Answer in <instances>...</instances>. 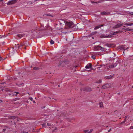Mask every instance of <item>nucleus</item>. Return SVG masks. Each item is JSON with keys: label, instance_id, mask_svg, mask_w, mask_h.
Returning a JSON list of instances; mask_svg holds the SVG:
<instances>
[{"label": "nucleus", "instance_id": "obj_1", "mask_svg": "<svg viewBox=\"0 0 133 133\" xmlns=\"http://www.w3.org/2000/svg\"><path fill=\"white\" fill-rule=\"evenodd\" d=\"M66 26L65 28L66 29L73 28L75 26L72 22H65Z\"/></svg>", "mask_w": 133, "mask_h": 133}, {"label": "nucleus", "instance_id": "obj_2", "mask_svg": "<svg viewBox=\"0 0 133 133\" xmlns=\"http://www.w3.org/2000/svg\"><path fill=\"white\" fill-rule=\"evenodd\" d=\"M42 29L41 28H37L35 30L33 29L31 30V32L32 34L34 36H36L38 34L40 33L39 31L42 30Z\"/></svg>", "mask_w": 133, "mask_h": 133}, {"label": "nucleus", "instance_id": "obj_3", "mask_svg": "<svg viewBox=\"0 0 133 133\" xmlns=\"http://www.w3.org/2000/svg\"><path fill=\"white\" fill-rule=\"evenodd\" d=\"M82 90L84 91H85L87 92H90L92 91L91 88L89 87H87L84 88H81L80 90L82 91Z\"/></svg>", "mask_w": 133, "mask_h": 133}, {"label": "nucleus", "instance_id": "obj_4", "mask_svg": "<svg viewBox=\"0 0 133 133\" xmlns=\"http://www.w3.org/2000/svg\"><path fill=\"white\" fill-rule=\"evenodd\" d=\"M126 46L125 45H122L120 46H119V48L121 50H124L123 53H124V51L126 50L127 49L129 48L128 47H125Z\"/></svg>", "mask_w": 133, "mask_h": 133}, {"label": "nucleus", "instance_id": "obj_5", "mask_svg": "<svg viewBox=\"0 0 133 133\" xmlns=\"http://www.w3.org/2000/svg\"><path fill=\"white\" fill-rule=\"evenodd\" d=\"M117 65V63H113L110 65L107 69H109V68H111L115 67Z\"/></svg>", "mask_w": 133, "mask_h": 133}, {"label": "nucleus", "instance_id": "obj_6", "mask_svg": "<svg viewBox=\"0 0 133 133\" xmlns=\"http://www.w3.org/2000/svg\"><path fill=\"white\" fill-rule=\"evenodd\" d=\"M25 36V35L24 34H19L15 36V38L16 39H19Z\"/></svg>", "mask_w": 133, "mask_h": 133}, {"label": "nucleus", "instance_id": "obj_7", "mask_svg": "<svg viewBox=\"0 0 133 133\" xmlns=\"http://www.w3.org/2000/svg\"><path fill=\"white\" fill-rule=\"evenodd\" d=\"M17 0H12L9 1L7 3L8 5L16 3Z\"/></svg>", "mask_w": 133, "mask_h": 133}, {"label": "nucleus", "instance_id": "obj_8", "mask_svg": "<svg viewBox=\"0 0 133 133\" xmlns=\"http://www.w3.org/2000/svg\"><path fill=\"white\" fill-rule=\"evenodd\" d=\"M123 25L122 24L118 23L113 28L114 29H116L119 28Z\"/></svg>", "mask_w": 133, "mask_h": 133}, {"label": "nucleus", "instance_id": "obj_9", "mask_svg": "<svg viewBox=\"0 0 133 133\" xmlns=\"http://www.w3.org/2000/svg\"><path fill=\"white\" fill-rule=\"evenodd\" d=\"M110 87V85L108 84H106L102 86V88L103 89H106Z\"/></svg>", "mask_w": 133, "mask_h": 133}, {"label": "nucleus", "instance_id": "obj_10", "mask_svg": "<svg viewBox=\"0 0 133 133\" xmlns=\"http://www.w3.org/2000/svg\"><path fill=\"white\" fill-rule=\"evenodd\" d=\"M92 65L91 63L88 64L85 68L86 69H91L92 68Z\"/></svg>", "mask_w": 133, "mask_h": 133}, {"label": "nucleus", "instance_id": "obj_11", "mask_svg": "<svg viewBox=\"0 0 133 133\" xmlns=\"http://www.w3.org/2000/svg\"><path fill=\"white\" fill-rule=\"evenodd\" d=\"M25 45L24 43H21L20 45H19L18 48V49H21L23 48V46Z\"/></svg>", "mask_w": 133, "mask_h": 133}, {"label": "nucleus", "instance_id": "obj_12", "mask_svg": "<svg viewBox=\"0 0 133 133\" xmlns=\"http://www.w3.org/2000/svg\"><path fill=\"white\" fill-rule=\"evenodd\" d=\"M103 25H100L97 26L95 27L94 30H97V29L100 28L101 27L103 26Z\"/></svg>", "mask_w": 133, "mask_h": 133}, {"label": "nucleus", "instance_id": "obj_13", "mask_svg": "<svg viewBox=\"0 0 133 133\" xmlns=\"http://www.w3.org/2000/svg\"><path fill=\"white\" fill-rule=\"evenodd\" d=\"M111 37V36H110L109 35H108L107 36L101 35V38H110Z\"/></svg>", "mask_w": 133, "mask_h": 133}, {"label": "nucleus", "instance_id": "obj_14", "mask_svg": "<svg viewBox=\"0 0 133 133\" xmlns=\"http://www.w3.org/2000/svg\"><path fill=\"white\" fill-rule=\"evenodd\" d=\"M101 14L102 15H107L109 14L110 13L109 12H107L103 11L101 12Z\"/></svg>", "mask_w": 133, "mask_h": 133}, {"label": "nucleus", "instance_id": "obj_15", "mask_svg": "<svg viewBox=\"0 0 133 133\" xmlns=\"http://www.w3.org/2000/svg\"><path fill=\"white\" fill-rule=\"evenodd\" d=\"M101 46H95V49L96 50H100Z\"/></svg>", "mask_w": 133, "mask_h": 133}, {"label": "nucleus", "instance_id": "obj_16", "mask_svg": "<svg viewBox=\"0 0 133 133\" xmlns=\"http://www.w3.org/2000/svg\"><path fill=\"white\" fill-rule=\"evenodd\" d=\"M92 131V130H84V131L85 133H91Z\"/></svg>", "mask_w": 133, "mask_h": 133}, {"label": "nucleus", "instance_id": "obj_17", "mask_svg": "<svg viewBox=\"0 0 133 133\" xmlns=\"http://www.w3.org/2000/svg\"><path fill=\"white\" fill-rule=\"evenodd\" d=\"M16 118V117L14 116H10L8 117V118L10 119H15Z\"/></svg>", "mask_w": 133, "mask_h": 133}, {"label": "nucleus", "instance_id": "obj_18", "mask_svg": "<svg viewBox=\"0 0 133 133\" xmlns=\"http://www.w3.org/2000/svg\"><path fill=\"white\" fill-rule=\"evenodd\" d=\"M122 29H123L124 30H126V31H128L129 30V29L125 28V26H124L123 27Z\"/></svg>", "mask_w": 133, "mask_h": 133}, {"label": "nucleus", "instance_id": "obj_19", "mask_svg": "<svg viewBox=\"0 0 133 133\" xmlns=\"http://www.w3.org/2000/svg\"><path fill=\"white\" fill-rule=\"evenodd\" d=\"M110 36H111V35H115L116 34L115 32H114L113 31H111L110 32Z\"/></svg>", "mask_w": 133, "mask_h": 133}, {"label": "nucleus", "instance_id": "obj_20", "mask_svg": "<svg viewBox=\"0 0 133 133\" xmlns=\"http://www.w3.org/2000/svg\"><path fill=\"white\" fill-rule=\"evenodd\" d=\"M99 107H103V103L101 102L99 103Z\"/></svg>", "mask_w": 133, "mask_h": 133}, {"label": "nucleus", "instance_id": "obj_21", "mask_svg": "<svg viewBox=\"0 0 133 133\" xmlns=\"http://www.w3.org/2000/svg\"><path fill=\"white\" fill-rule=\"evenodd\" d=\"M122 32H123V31H122L119 30V31H116L115 32H116V34H118V33H120Z\"/></svg>", "mask_w": 133, "mask_h": 133}, {"label": "nucleus", "instance_id": "obj_22", "mask_svg": "<svg viewBox=\"0 0 133 133\" xmlns=\"http://www.w3.org/2000/svg\"><path fill=\"white\" fill-rule=\"evenodd\" d=\"M39 68L37 67H35L33 68V69L35 70H38L39 69Z\"/></svg>", "mask_w": 133, "mask_h": 133}, {"label": "nucleus", "instance_id": "obj_23", "mask_svg": "<svg viewBox=\"0 0 133 133\" xmlns=\"http://www.w3.org/2000/svg\"><path fill=\"white\" fill-rule=\"evenodd\" d=\"M24 85L23 83L22 84H18V86L19 87H20L21 86H23Z\"/></svg>", "mask_w": 133, "mask_h": 133}, {"label": "nucleus", "instance_id": "obj_24", "mask_svg": "<svg viewBox=\"0 0 133 133\" xmlns=\"http://www.w3.org/2000/svg\"><path fill=\"white\" fill-rule=\"evenodd\" d=\"M102 82V81H101V79H99V80L96 83H101Z\"/></svg>", "mask_w": 133, "mask_h": 133}, {"label": "nucleus", "instance_id": "obj_25", "mask_svg": "<svg viewBox=\"0 0 133 133\" xmlns=\"http://www.w3.org/2000/svg\"><path fill=\"white\" fill-rule=\"evenodd\" d=\"M112 76H111V75L110 76H108L107 77V79H110L112 77Z\"/></svg>", "mask_w": 133, "mask_h": 133}, {"label": "nucleus", "instance_id": "obj_26", "mask_svg": "<svg viewBox=\"0 0 133 133\" xmlns=\"http://www.w3.org/2000/svg\"><path fill=\"white\" fill-rule=\"evenodd\" d=\"M104 49L105 48H102L101 46L100 50H101L102 51H103L104 50Z\"/></svg>", "mask_w": 133, "mask_h": 133}, {"label": "nucleus", "instance_id": "obj_27", "mask_svg": "<svg viewBox=\"0 0 133 133\" xmlns=\"http://www.w3.org/2000/svg\"><path fill=\"white\" fill-rule=\"evenodd\" d=\"M54 41L52 40H51L50 42V43L51 44H53L54 43Z\"/></svg>", "mask_w": 133, "mask_h": 133}, {"label": "nucleus", "instance_id": "obj_28", "mask_svg": "<svg viewBox=\"0 0 133 133\" xmlns=\"http://www.w3.org/2000/svg\"><path fill=\"white\" fill-rule=\"evenodd\" d=\"M130 23H129L124 24L125 25L130 26Z\"/></svg>", "mask_w": 133, "mask_h": 133}, {"label": "nucleus", "instance_id": "obj_29", "mask_svg": "<svg viewBox=\"0 0 133 133\" xmlns=\"http://www.w3.org/2000/svg\"><path fill=\"white\" fill-rule=\"evenodd\" d=\"M29 99H30L32 101L33 100V99L31 97H30L29 98Z\"/></svg>", "mask_w": 133, "mask_h": 133}, {"label": "nucleus", "instance_id": "obj_30", "mask_svg": "<svg viewBox=\"0 0 133 133\" xmlns=\"http://www.w3.org/2000/svg\"><path fill=\"white\" fill-rule=\"evenodd\" d=\"M96 33V32H93L91 34H92V35H94Z\"/></svg>", "mask_w": 133, "mask_h": 133}, {"label": "nucleus", "instance_id": "obj_31", "mask_svg": "<svg viewBox=\"0 0 133 133\" xmlns=\"http://www.w3.org/2000/svg\"><path fill=\"white\" fill-rule=\"evenodd\" d=\"M91 57L93 59H95V56H91Z\"/></svg>", "mask_w": 133, "mask_h": 133}, {"label": "nucleus", "instance_id": "obj_32", "mask_svg": "<svg viewBox=\"0 0 133 133\" xmlns=\"http://www.w3.org/2000/svg\"><path fill=\"white\" fill-rule=\"evenodd\" d=\"M42 125L43 127H44L45 126V125H46V124H45V123H44V124H42Z\"/></svg>", "mask_w": 133, "mask_h": 133}, {"label": "nucleus", "instance_id": "obj_33", "mask_svg": "<svg viewBox=\"0 0 133 133\" xmlns=\"http://www.w3.org/2000/svg\"><path fill=\"white\" fill-rule=\"evenodd\" d=\"M47 125L48 126H50L51 125V124L50 123H47Z\"/></svg>", "mask_w": 133, "mask_h": 133}, {"label": "nucleus", "instance_id": "obj_34", "mask_svg": "<svg viewBox=\"0 0 133 133\" xmlns=\"http://www.w3.org/2000/svg\"><path fill=\"white\" fill-rule=\"evenodd\" d=\"M130 129H133V126H131L130 127Z\"/></svg>", "mask_w": 133, "mask_h": 133}, {"label": "nucleus", "instance_id": "obj_35", "mask_svg": "<svg viewBox=\"0 0 133 133\" xmlns=\"http://www.w3.org/2000/svg\"><path fill=\"white\" fill-rule=\"evenodd\" d=\"M125 121H123V122H121V124H122L123 123H125Z\"/></svg>", "mask_w": 133, "mask_h": 133}, {"label": "nucleus", "instance_id": "obj_36", "mask_svg": "<svg viewBox=\"0 0 133 133\" xmlns=\"http://www.w3.org/2000/svg\"><path fill=\"white\" fill-rule=\"evenodd\" d=\"M57 128H55V129L53 130V131H55V130H56L57 129Z\"/></svg>", "mask_w": 133, "mask_h": 133}, {"label": "nucleus", "instance_id": "obj_37", "mask_svg": "<svg viewBox=\"0 0 133 133\" xmlns=\"http://www.w3.org/2000/svg\"><path fill=\"white\" fill-rule=\"evenodd\" d=\"M6 130V129H4L3 130V131L4 132H5Z\"/></svg>", "mask_w": 133, "mask_h": 133}, {"label": "nucleus", "instance_id": "obj_38", "mask_svg": "<svg viewBox=\"0 0 133 133\" xmlns=\"http://www.w3.org/2000/svg\"><path fill=\"white\" fill-rule=\"evenodd\" d=\"M129 30L128 31H132L133 30V29H129Z\"/></svg>", "mask_w": 133, "mask_h": 133}, {"label": "nucleus", "instance_id": "obj_39", "mask_svg": "<svg viewBox=\"0 0 133 133\" xmlns=\"http://www.w3.org/2000/svg\"><path fill=\"white\" fill-rule=\"evenodd\" d=\"M14 93H16V94H19V92H14Z\"/></svg>", "mask_w": 133, "mask_h": 133}, {"label": "nucleus", "instance_id": "obj_40", "mask_svg": "<svg viewBox=\"0 0 133 133\" xmlns=\"http://www.w3.org/2000/svg\"><path fill=\"white\" fill-rule=\"evenodd\" d=\"M111 129H109L108 131V132H110V131H111Z\"/></svg>", "mask_w": 133, "mask_h": 133}, {"label": "nucleus", "instance_id": "obj_41", "mask_svg": "<svg viewBox=\"0 0 133 133\" xmlns=\"http://www.w3.org/2000/svg\"><path fill=\"white\" fill-rule=\"evenodd\" d=\"M106 46H108V47H109V46H109V44H106Z\"/></svg>", "mask_w": 133, "mask_h": 133}, {"label": "nucleus", "instance_id": "obj_42", "mask_svg": "<svg viewBox=\"0 0 133 133\" xmlns=\"http://www.w3.org/2000/svg\"><path fill=\"white\" fill-rule=\"evenodd\" d=\"M103 65L104 66H105V65H104V64H103V65H100V66H103Z\"/></svg>", "mask_w": 133, "mask_h": 133}, {"label": "nucleus", "instance_id": "obj_43", "mask_svg": "<svg viewBox=\"0 0 133 133\" xmlns=\"http://www.w3.org/2000/svg\"><path fill=\"white\" fill-rule=\"evenodd\" d=\"M46 15V16H51V15H48V14H47Z\"/></svg>", "mask_w": 133, "mask_h": 133}, {"label": "nucleus", "instance_id": "obj_44", "mask_svg": "<svg viewBox=\"0 0 133 133\" xmlns=\"http://www.w3.org/2000/svg\"><path fill=\"white\" fill-rule=\"evenodd\" d=\"M33 101V102L34 103H36V102H35V101H33H33Z\"/></svg>", "mask_w": 133, "mask_h": 133}, {"label": "nucleus", "instance_id": "obj_45", "mask_svg": "<svg viewBox=\"0 0 133 133\" xmlns=\"http://www.w3.org/2000/svg\"><path fill=\"white\" fill-rule=\"evenodd\" d=\"M2 59V58L1 57H0V60H1Z\"/></svg>", "mask_w": 133, "mask_h": 133}, {"label": "nucleus", "instance_id": "obj_46", "mask_svg": "<svg viewBox=\"0 0 133 133\" xmlns=\"http://www.w3.org/2000/svg\"><path fill=\"white\" fill-rule=\"evenodd\" d=\"M132 25V23H130V26H131Z\"/></svg>", "mask_w": 133, "mask_h": 133}, {"label": "nucleus", "instance_id": "obj_47", "mask_svg": "<svg viewBox=\"0 0 133 133\" xmlns=\"http://www.w3.org/2000/svg\"><path fill=\"white\" fill-rule=\"evenodd\" d=\"M100 68V67H97V69H98V70H99V69Z\"/></svg>", "mask_w": 133, "mask_h": 133}, {"label": "nucleus", "instance_id": "obj_48", "mask_svg": "<svg viewBox=\"0 0 133 133\" xmlns=\"http://www.w3.org/2000/svg\"><path fill=\"white\" fill-rule=\"evenodd\" d=\"M5 37V36H2V37H1V38H2V37Z\"/></svg>", "mask_w": 133, "mask_h": 133}, {"label": "nucleus", "instance_id": "obj_49", "mask_svg": "<svg viewBox=\"0 0 133 133\" xmlns=\"http://www.w3.org/2000/svg\"><path fill=\"white\" fill-rule=\"evenodd\" d=\"M0 101L1 102H3V101L2 100H1V99L0 100Z\"/></svg>", "mask_w": 133, "mask_h": 133}, {"label": "nucleus", "instance_id": "obj_50", "mask_svg": "<svg viewBox=\"0 0 133 133\" xmlns=\"http://www.w3.org/2000/svg\"><path fill=\"white\" fill-rule=\"evenodd\" d=\"M15 96H17V94H16V95H15Z\"/></svg>", "mask_w": 133, "mask_h": 133}, {"label": "nucleus", "instance_id": "obj_51", "mask_svg": "<svg viewBox=\"0 0 133 133\" xmlns=\"http://www.w3.org/2000/svg\"><path fill=\"white\" fill-rule=\"evenodd\" d=\"M126 118H127V117L125 116V121L126 119Z\"/></svg>", "mask_w": 133, "mask_h": 133}, {"label": "nucleus", "instance_id": "obj_52", "mask_svg": "<svg viewBox=\"0 0 133 133\" xmlns=\"http://www.w3.org/2000/svg\"><path fill=\"white\" fill-rule=\"evenodd\" d=\"M3 1V0H0L1 2H2Z\"/></svg>", "mask_w": 133, "mask_h": 133}, {"label": "nucleus", "instance_id": "obj_53", "mask_svg": "<svg viewBox=\"0 0 133 133\" xmlns=\"http://www.w3.org/2000/svg\"><path fill=\"white\" fill-rule=\"evenodd\" d=\"M14 79H17V78H14Z\"/></svg>", "mask_w": 133, "mask_h": 133}, {"label": "nucleus", "instance_id": "obj_54", "mask_svg": "<svg viewBox=\"0 0 133 133\" xmlns=\"http://www.w3.org/2000/svg\"><path fill=\"white\" fill-rule=\"evenodd\" d=\"M24 48L25 49H26V47H25V46L24 47Z\"/></svg>", "mask_w": 133, "mask_h": 133}, {"label": "nucleus", "instance_id": "obj_55", "mask_svg": "<svg viewBox=\"0 0 133 133\" xmlns=\"http://www.w3.org/2000/svg\"><path fill=\"white\" fill-rule=\"evenodd\" d=\"M4 43H5V42H3V44H4Z\"/></svg>", "mask_w": 133, "mask_h": 133}, {"label": "nucleus", "instance_id": "obj_56", "mask_svg": "<svg viewBox=\"0 0 133 133\" xmlns=\"http://www.w3.org/2000/svg\"><path fill=\"white\" fill-rule=\"evenodd\" d=\"M1 84H4V83H1Z\"/></svg>", "mask_w": 133, "mask_h": 133}, {"label": "nucleus", "instance_id": "obj_57", "mask_svg": "<svg viewBox=\"0 0 133 133\" xmlns=\"http://www.w3.org/2000/svg\"><path fill=\"white\" fill-rule=\"evenodd\" d=\"M17 121H18V119H17Z\"/></svg>", "mask_w": 133, "mask_h": 133}, {"label": "nucleus", "instance_id": "obj_58", "mask_svg": "<svg viewBox=\"0 0 133 133\" xmlns=\"http://www.w3.org/2000/svg\"><path fill=\"white\" fill-rule=\"evenodd\" d=\"M133 25V23H132V25Z\"/></svg>", "mask_w": 133, "mask_h": 133}, {"label": "nucleus", "instance_id": "obj_59", "mask_svg": "<svg viewBox=\"0 0 133 133\" xmlns=\"http://www.w3.org/2000/svg\"><path fill=\"white\" fill-rule=\"evenodd\" d=\"M19 45V44H17V45Z\"/></svg>", "mask_w": 133, "mask_h": 133}, {"label": "nucleus", "instance_id": "obj_60", "mask_svg": "<svg viewBox=\"0 0 133 133\" xmlns=\"http://www.w3.org/2000/svg\"><path fill=\"white\" fill-rule=\"evenodd\" d=\"M58 66H59V67H60V66H59V65H58Z\"/></svg>", "mask_w": 133, "mask_h": 133}, {"label": "nucleus", "instance_id": "obj_61", "mask_svg": "<svg viewBox=\"0 0 133 133\" xmlns=\"http://www.w3.org/2000/svg\"><path fill=\"white\" fill-rule=\"evenodd\" d=\"M58 86L59 87V85H58Z\"/></svg>", "mask_w": 133, "mask_h": 133}, {"label": "nucleus", "instance_id": "obj_62", "mask_svg": "<svg viewBox=\"0 0 133 133\" xmlns=\"http://www.w3.org/2000/svg\"><path fill=\"white\" fill-rule=\"evenodd\" d=\"M132 88H133V85L132 86Z\"/></svg>", "mask_w": 133, "mask_h": 133}, {"label": "nucleus", "instance_id": "obj_63", "mask_svg": "<svg viewBox=\"0 0 133 133\" xmlns=\"http://www.w3.org/2000/svg\"><path fill=\"white\" fill-rule=\"evenodd\" d=\"M13 95H14V94H13Z\"/></svg>", "mask_w": 133, "mask_h": 133}, {"label": "nucleus", "instance_id": "obj_64", "mask_svg": "<svg viewBox=\"0 0 133 133\" xmlns=\"http://www.w3.org/2000/svg\"><path fill=\"white\" fill-rule=\"evenodd\" d=\"M26 133H28V132H26Z\"/></svg>", "mask_w": 133, "mask_h": 133}]
</instances>
